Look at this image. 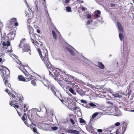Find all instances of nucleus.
<instances>
[{
	"instance_id": "f257e3e1",
	"label": "nucleus",
	"mask_w": 134,
	"mask_h": 134,
	"mask_svg": "<svg viewBox=\"0 0 134 134\" xmlns=\"http://www.w3.org/2000/svg\"><path fill=\"white\" fill-rule=\"evenodd\" d=\"M3 67L6 68L5 69H2L1 70V71L2 72L3 76L2 78L4 80V83L7 87H8L11 89H12L11 85L9 83H8V81L7 80V79L8 78L10 73V71L8 68L6 67L3 66Z\"/></svg>"
},
{
	"instance_id": "f03ea898",
	"label": "nucleus",
	"mask_w": 134,
	"mask_h": 134,
	"mask_svg": "<svg viewBox=\"0 0 134 134\" xmlns=\"http://www.w3.org/2000/svg\"><path fill=\"white\" fill-rule=\"evenodd\" d=\"M37 111L40 112L38 109H35L31 110H29L27 113V117L32 123L34 121L36 114L40 117L37 113Z\"/></svg>"
},
{
	"instance_id": "7ed1b4c3",
	"label": "nucleus",
	"mask_w": 134,
	"mask_h": 134,
	"mask_svg": "<svg viewBox=\"0 0 134 134\" xmlns=\"http://www.w3.org/2000/svg\"><path fill=\"white\" fill-rule=\"evenodd\" d=\"M10 96L14 102H16L17 104L21 105L23 100V97L19 94H16L15 95L12 93H10Z\"/></svg>"
},
{
	"instance_id": "20e7f679",
	"label": "nucleus",
	"mask_w": 134,
	"mask_h": 134,
	"mask_svg": "<svg viewBox=\"0 0 134 134\" xmlns=\"http://www.w3.org/2000/svg\"><path fill=\"white\" fill-rule=\"evenodd\" d=\"M19 64L20 65L19 69L25 74L26 77H25L26 82L28 81L31 80L32 79L33 76L29 74L26 71L24 68V65H22L21 62H19Z\"/></svg>"
},
{
	"instance_id": "39448f33",
	"label": "nucleus",
	"mask_w": 134,
	"mask_h": 134,
	"mask_svg": "<svg viewBox=\"0 0 134 134\" xmlns=\"http://www.w3.org/2000/svg\"><path fill=\"white\" fill-rule=\"evenodd\" d=\"M28 29L29 30L31 41L34 44H35V43H37L36 41L34 40L35 39V35L33 34L34 29L32 27L28 25Z\"/></svg>"
},
{
	"instance_id": "423d86ee",
	"label": "nucleus",
	"mask_w": 134,
	"mask_h": 134,
	"mask_svg": "<svg viewBox=\"0 0 134 134\" xmlns=\"http://www.w3.org/2000/svg\"><path fill=\"white\" fill-rule=\"evenodd\" d=\"M121 127L117 130L116 134H123L126 130L127 125L124 122L120 125Z\"/></svg>"
},
{
	"instance_id": "0eeeda50",
	"label": "nucleus",
	"mask_w": 134,
	"mask_h": 134,
	"mask_svg": "<svg viewBox=\"0 0 134 134\" xmlns=\"http://www.w3.org/2000/svg\"><path fill=\"white\" fill-rule=\"evenodd\" d=\"M48 69L49 74H51L56 77L58 76L59 75V71L57 69L54 68L50 66Z\"/></svg>"
},
{
	"instance_id": "6e6552de",
	"label": "nucleus",
	"mask_w": 134,
	"mask_h": 134,
	"mask_svg": "<svg viewBox=\"0 0 134 134\" xmlns=\"http://www.w3.org/2000/svg\"><path fill=\"white\" fill-rule=\"evenodd\" d=\"M118 29L119 30V36L121 41H122L124 38V36L121 33L122 31V27L120 23L119 22L117 23Z\"/></svg>"
},
{
	"instance_id": "1a4fd4ad",
	"label": "nucleus",
	"mask_w": 134,
	"mask_h": 134,
	"mask_svg": "<svg viewBox=\"0 0 134 134\" xmlns=\"http://www.w3.org/2000/svg\"><path fill=\"white\" fill-rule=\"evenodd\" d=\"M100 11L99 10H97L95 11L94 13V18L95 19H97L99 21H101L102 20V18L100 16Z\"/></svg>"
},
{
	"instance_id": "9d476101",
	"label": "nucleus",
	"mask_w": 134,
	"mask_h": 134,
	"mask_svg": "<svg viewBox=\"0 0 134 134\" xmlns=\"http://www.w3.org/2000/svg\"><path fill=\"white\" fill-rule=\"evenodd\" d=\"M48 69L51 66V64L49 62L48 56L41 58Z\"/></svg>"
},
{
	"instance_id": "9b49d317",
	"label": "nucleus",
	"mask_w": 134,
	"mask_h": 134,
	"mask_svg": "<svg viewBox=\"0 0 134 134\" xmlns=\"http://www.w3.org/2000/svg\"><path fill=\"white\" fill-rule=\"evenodd\" d=\"M63 79L65 81L69 80H74V77L68 74H65L63 77Z\"/></svg>"
},
{
	"instance_id": "f8f14e48",
	"label": "nucleus",
	"mask_w": 134,
	"mask_h": 134,
	"mask_svg": "<svg viewBox=\"0 0 134 134\" xmlns=\"http://www.w3.org/2000/svg\"><path fill=\"white\" fill-rule=\"evenodd\" d=\"M95 104H97L96 103L90 102L88 103L84 106L87 108H93L97 107Z\"/></svg>"
},
{
	"instance_id": "ddd939ff",
	"label": "nucleus",
	"mask_w": 134,
	"mask_h": 134,
	"mask_svg": "<svg viewBox=\"0 0 134 134\" xmlns=\"http://www.w3.org/2000/svg\"><path fill=\"white\" fill-rule=\"evenodd\" d=\"M41 58L48 56L47 51H38Z\"/></svg>"
},
{
	"instance_id": "4468645a",
	"label": "nucleus",
	"mask_w": 134,
	"mask_h": 134,
	"mask_svg": "<svg viewBox=\"0 0 134 134\" xmlns=\"http://www.w3.org/2000/svg\"><path fill=\"white\" fill-rule=\"evenodd\" d=\"M10 42L9 41H7L6 42H3V45L4 46L3 47L4 48V49H7L8 47H10L11 48V49L10 50H12L11 47L10 46Z\"/></svg>"
},
{
	"instance_id": "2eb2a0df",
	"label": "nucleus",
	"mask_w": 134,
	"mask_h": 134,
	"mask_svg": "<svg viewBox=\"0 0 134 134\" xmlns=\"http://www.w3.org/2000/svg\"><path fill=\"white\" fill-rule=\"evenodd\" d=\"M15 35V32L12 31L9 32L7 35V37L9 40H13Z\"/></svg>"
},
{
	"instance_id": "dca6fc26",
	"label": "nucleus",
	"mask_w": 134,
	"mask_h": 134,
	"mask_svg": "<svg viewBox=\"0 0 134 134\" xmlns=\"http://www.w3.org/2000/svg\"><path fill=\"white\" fill-rule=\"evenodd\" d=\"M66 132L68 133L72 134H80L79 132L76 130L68 129L66 131Z\"/></svg>"
},
{
	"instance_id": "f3484780",
	"label": "nucleus",
	"mask_w": 134,
	"mask_h": 134,
	"mask_svg": "<svg viewBox=\"0 0 134 134\" xmlns=\"http://www.w3.org/2000/svg\"><path fill=\"white\" fill-rule=\"evenodd\" d=\"M58 93V97L59 99L63 103H64V100L65 99V98L62 96V95L60 94H59V92Z\"/></svg>"
},
{
	"instance_id": "a211bd4d",
	"label": "nucleus",
	"mask_w": 134,
	"mask_h": 134,
	"mask_svg": "<svg viewBox=\"0 0 134 134\" xmlns=\"http://www.w3.org/2000/svg\"><path fill=\"white\" fill-rule=\"evenodd\" d=\"M51 89L52 91L53 92L54 94L57 97H58L57 94V90L56 89L55 87L53 86H52L51 87Z\"/></svg>"
},
{
	"instance_id": "6ab92c4d",
	"label": "nucleus",
	"mask_w": 134,
	"mask_h": 134,
	"mask_svg": "<svg viewBox=\"0 0 134 134\" xmlns=\"http://www.w3.org/2000/svg\"><path fill=\"white\" fill-rule=\"evenodd\" d=\"M22 49L24 50H30V47L28 44H24L23 45Z\"/></svg>"
},
{
	"instance_id": "aec40b11",
	"label": "nucleus",
	"mask_w": 134,
	"mask_h": 134,
	"mask_svg": "<svg viewBox=\"0 0 134 134\" xmlns=\"http://www.w3.org/2000/svg\"><path fill=\"white\" fill-rule=\"evenodd\" d=\"M43 83L45 86L48 88H49L51 86L50 82L47 80H44Z\"/></svg>"
},
{
	"instance_id": "412c9836",
	"label": "nucleus",
	"mask_w": 134,
	"mask_h": 134,
	"mask_svg": "<svg viewBox=\"0 0 134 134\" xmlns=\"http://www.w3.org/2000/svg\"><path fill=\"white\" fill-rule=\"evenodd\" d=\"M67 87L69 91L71 93L74 95H76V92L73 89L69 86H67Z\"/></svg>"
},
{
	"instance_id": "4be33fe9",
	"label": "nucleus",
	"mask_w": 134,
	"mask_h": 134,
	"mask_svg": "<svg viewBox=\"0 0 134 134\" xmlns=\"http://www.w3.org/2000/svg\"><path fill=\"white\" fill-rule=\"evenodd\" d=\"M18 78L19 80V81H21L23 82H25L26 81L25 78L22 75H19L18 76Z\"/></svg>"
},
{
	"instance_id": "5701e85b",
	"label": "nucleus",
	"mask_w": 134,
	"mask_h": 134,
	"mask_svg": "<svg viewBox=\"0 0 134 134\" xmlns=\"http://www.w3.org/2000/svg\"><path fill=\"white\" fill-rule=\"evenodd\" d=\"M109 130L111 131V133H113L115 132H116L117 129H116L115 126H114L113 127H110V128Z\"/></svg>"
},
{
	"instance_id": "b1692460",
	"label": "nucleus",
	"mask_w": 134,
	"mask_h": 134,
	"mask_svg": "<svg viewBox=\"0 0 134 134\" xmlns=\"http://www.w3.org/2000/svg\"><path fill=\"white\" fill-rule=\"evenodd\" d=\"M99 68L101 69H104L105 66L101 62H98V65H97Z\"/></svg>"
},
{
	"instance_id": "393cba45",
	"label": "nucleus",
	"mask_w": 134,
	"mask_h": 134,
	"mask_svg": "<svg viewBox=\"0 0 134 134\" xmlns=\"http://www.w3.org/2000/svg\"><path fill=\"white\" fill-rule=\"evenodd\" d=\"M110 128H108L107 129L105 130L103 132V134H110L111 133V131L109 130Z\"/></svg>"
},
{
	"instance_id": "a878e982",
	"label": "nucleus",
	"mask_w": 134,
	"mask_h": 134,
	"mask_svg": "<svg viewBox=\"0 0 134 134\" xmlns=\"http://www.w3.org/2000/svg\"><path fill=\"white\" fill-rule=\"evenodd\" d=\"M31 129L33 131L34 133L35 134H40L38 132L37 129L35 127H31Z\"/></svg>"
},
{
	"instance_id": "bb28decb",
	"label": "nucleus",
	"mask_w": 134,
	"mask_h": 134,
	"mask_svg": "<svg viewBox=\"0 0 134 134\" xmlns=\"http://www.w3.org/2000/svg\"><path fill=\"white\" fill-rule=\"evenodd\" d=\"M25 40L24 38L22 39L20 41V43L18 45V46L20 48H21V45L23 44L24 45V42L25 41Z\"/></svg>"
},
{
	"instance_id": "cd10ccee",
	"label": "nucleus",
	"mask_w": 134,
	"mask_h": 134,
	"mask_svg": "<svg viewBox=\"0 0 134 134\" xmlns=\"http://www.w3.org/2000/svg\"><path fill=\"white\" fill-rule=\"evenodd\" d=\"M114 100H110L108 101L107 102V103L108 104L110 105H113L114 104Z\"/></svg>"
},
{
	"instance_id": "c85d7f7f",
	"label": "nucleus",
	"mask_w": 134,
	"mask_h": 134,
	"mask_svg": "<svg viewBox=\"0 0 134 134\" xmlns=\"http://www.w3.org/2000/svg\"><path fill=\"white\" fill-rule=\"evenodd\" d=\"M24 105L23 107V110L24 112H26L28 110V108L27 106L25 105V104L24 105Z\"/></svg>"
},
{
	"instance_id": "c756f323",
	"label": "nucleus",
	"mask_w": 134,
	"mask_h": 134,
	"mask_svg": "<svg viewBox=\"0 0 134 134\" xmlns=\"http://www.w3.org/2000/svg\"><path fill=\"white\" fill-rule=\"evenodd\" d=\"M74 80H69L68 81H66L67 82V83L70 85H75L74 83H72Z\"/></svg>"
},
{
	"instance_id": "7c9ffc66",
	"label": "nucleus",
	"mask_w": 134,
	"mask_h": 134,
	"mask_svg": "<svg viewBox=\"0 0 134 134\" xmlns=\"http://www.w3.org/2000/svg\"><path fill=\"white\" fill-rule=\"evenodd\" d=\"M36 79L32 80L31 81V84L34 86H36Z\"/></svg>"
},
{
	"instance_id": "2f4dec72",
	"label": "nucleus",
	"mask_w": 134,
	"mask_h": 134,
	"mask_svg": "<svg viewBox=\"0 0 134 134\" xmlns=\"http://www.w3.org/2000/svg\"><path fill=\"white\" fill-rule=\"evenodd\" d=\"M5 55V53L4 51H0V57H3Z\"/></svg>"
},
{
	"instance_id": "473e14b6",
	"label": "nucleus",
	"mask_w": 134,
	"mask_h": 134,
	"mask_svg": "<svg viewBox=\"0 0 134 134\" xmlns=\"http://www.w3.org/2000/svg\"><path fill=\"white\" fill-rule=\"evenodd\" d=\"M80 122L81 123H83L85 122V120L82 118H79V119Z\"/></svg>"
},
{
	"instance_id": "72a5a7b5",
	"label": "nucleus",
	"mask_w": 134,
	"mask_h": 134,
	"mask_svg": "<svg viewBox=\"0 0 134 134\" xmlns=\"http://www.w3.org/2000/svg\"><path fill=\"white\" fill-rule=\"evenodd\" d=\"M71 48H72L73 49H74L75 50H76L73 47L70 46H69V47H66V49L67 50H72V49H71Z\"/></svg>"
},
{
	"instance_id": "f704fd0d",
	"label": "nucleus",
	"mask_w": 134,
	"mask_h": 134,
	"mask_svg": "<svg viewBox=\"0 0 134 134\" xmlns=\"http://www.w3.org/2000/svg\"><path fill=\"white\" fill-rule=\"evenodd\" d=\"M16 21V19L15 18H13L11 19L10 22L11 24H12L14 22H15Z\"/></svg>"
},
{
	"instance_id": "c9c22d12",
	"label": "nucleus",
	"mask_w": 134,
	"mask_h": 134,
	"mask_svg": "<svg viewBox=\"0 0 134 134\" xmlns=\"http://www.w3.org/2000/svg\"><path fill=\"white\" fill-rule=\"evenodd\" d=\"M14 102L13 100L10 103V105L14 107L15 104H17L16 102V103H14Z\"/></svg>"
},
{
	"instance_id": "e433bc0d",
	"label": "nucleus",
	"mask_w": 134,
	"mask_h": 134,
	"mask_svg": "<svg viewBox=\"0 0 134 134\" xmlns=\"http://www.w3.org/2000/svg\"><path fill=\"white\" fill-rule=\"evenodd\" d=\"M52 33L54 38L55 39H56L57 38V36L53 30L52 31Z\"/></svg>"
},
{
	"instance_id": "4c0bfd02",
	"label": "nucleus",
	"mask_w": 134,
	"mask_h": 134,
	"mask_svg": "<svg viewBox=\"0 0 134 134\" xmlns=\"http://www.w3.org/2000/svg\"><path fill=\"white\" fill-rule=\"evenodd\" d=\"M0 34L1 35H2V31L1 30V27H2L3 26V24L1 22H0Z\"/></svg>"
},
{
	"instance_id": "58836bf2",
	"label": "nucleus",
	"mask_w": 134,
	"mask_h": 134,
	"mask_svg": "<svg viewBox=\"0 0 134 134\" xmlns=\"http://www.w3.org/2000/svg\"><path fill=\"white\" fill-rule=\"evenodd\" d=\"M66 11L67 12H71V8L70 7H66Z\"/></svg>"
},
{
	"instance_id": "ea45409f",
	"label": "nucleus",
	"mask_w": 134,
	"mask_h": 134,
	"mask_svg": "<svg viewBox=\"0 0 134 134\" xmlns=\"http://www.w3.org/2000/svg\"><path fill=\"white\" fill-rule=\"evenodd\" d=\"M34 10H33V11L35 12V11L37 12L38 11V7L37 5L34 6Z\"/></svg>"
},
{
	"instance_id": "a19ab883",
	"label": "nucleus",
	"mask_w": 134,
	"mask_h": 134,
	"mask_svg": "<svg viewBox=\"0 0 134 134\" xmlns=\"http://www.w3.org/2000/svg\"><path fill=\"white\" fill-rule=\"evenodd\" d=\"M86 17L87 20L88 19H91V18L92 16L91 14H88L86 15Z\"/></svg>"
},
{
	"instance_id": "79ce46f5",
	"label": "nucleus",
	"mask_w": 134,
	"mask_h": 134,
	"mask_svg": "<svg viewBox=\"0 0 134 134\" xmlns=\"http://www.w3.org/2000/svg\"><path fill=\"white\" fill-rule=\"evenodd\" d=\"M74 87H75L76 89V91L77 92H78V91L80 89V88L78 85H76L74 86Z\"/></svg>"
},
{
	"instance_id": "37998d69",
	"label": "nucleus",
	"mask_w": 134,
	"mask_h": 134,
	"mask_svg": "<svg viewBox=\"0 0 134 134\" xmlns=\"http://www.w3.org/2000/svg\"><path fill=\"white\" fill-rule=\"evenodd\" d=\"M92 21V20L91 19L90 20H88L86 24V25H88L90 24L91 23Z\"/></svg>"
},
{
	"instance_id": "c03bdc74",
	"label": "nucleus",
	"mask_w": 134,
	"mask_h": 134,
	"mask_svg": "<svg viewBox=\"0 0 134 134\" xmlns=\"http://www.w3.org/2000/svg\"><path fill=\"white\" fill-rule=\"evenodd\" d=\"M81 9H82V11H84L85 10H87V8H86L83 7L82 5H81L80 7Z\"/></svg>"
},
{
	"instance_id": "a18cd8bd",
	"label": "nucleus",
	"mask_w": 134,
	"mask_h": 134,
	"mask_svg": "<svg viewBox=\"0 0 134 134\" xmlns=\"http://www.w3.org/2000/svg\"><path fill=\"white\" fill-rule=\"evenodd\" d=\"M70 121L71 122L73 125H74L75 124V122L72 119L70 118Z\"/></svg>"
},
{
	"instance_id": "49530a36",
	"label": "nucleus",
	"mask_w": 134,
	"mask_h": 134,
	"mask_svg": "<svg viewBox=\"0 0 134 134\" xmlns=\"http://www.w3.org/2000/svg\"><path fill=\"white\" fill-rule=\"evenodd\" d=\"M98 114V113H94L92 116V118H95Z\"/></svg>"
},
{
	"instance_id": "de8ad7c7",
	"label": "nucleus",
	"mask_w": 134,
	"mask_h": 134,
	"mask_svg": "<svg viewBox=\"0 0 134 134\" xmlns=\"http://www.w3.org/2000/svg\"><path fill=\"white\" fill-rule=\"evenodd\" d=\"M81 102L82 103H85V105H86V104H87L88 103L86 101L84 100L83 99H81Z\"/></svg>"
},
{
	"instance_id": "09e8293b",
	"label": "nucleus",
	"mask_w": 134,
	"mask_h": 134,
	"mask_svg": "<svg viewBox=\"0 0 134 134\" xmlns=\"http://www.w3.org/2000/svg\"><path fill=\"white\" fill-rule=\"evenodd\" d=\"M53 130H56L58 129V127L57 126H53L51 128Z\"/></svg>"
},
{
	"instance_id": "8fccbe9b",
	"label": "nucleus",
	"mask_w": 134,
	"mask_h": 134,
	"mask_svg": "<svg viewBox=\"0 0 134 134\" xmlns=\"http://www.w3.org/2000/svg\"><path fill=\"white\" fill-rule=\"evenodd\" d=\"M70 53L72 55H75L74 53L73 52V51H69Z\"/></svg>"
},
{
	"instance_id": "3c124183",
	"label": "nucleus",
	"mask_w": 134,
	"mask_h": 134,
	"mask_svg": "<svg viewBox=\"0 0 134 134\" xmlns=\"http://www.w3.org/2000/svg\"><path fill=\"white\" fill-rule=\"evenodd\" d=\"M120 125V123L119 122H117L115 124V125L116 126H118Z\"/></svg>"
},
{
	"instance_id": "603ef678",
	"label": "nucleus",
	"mask_w": 134,
	"mask_h": 134,
	"mask_svg": "<svg viewBox=\"0 0 134 134\" xmlns=\"http://www.w3.org/2000/svg\"><path fill=\"white\" fill-rule=\"evenodd\" d=\"M22 120L24 121L26 120V119L25 116H24V115H23V116H22Z\"/></svg>"
},
{
	"instance_id": "864d4df0",
	"label": "nucleus",
	"mask_w": 134,
	"mask_h": 134,
	"mask_svg": "<svg viewBox=\"0 0 134 134\" xmlns=\"http://www.w3.org/2000/svg\"><path fill=\"white\" fill-rule=\"evenodd\" d=\"M120 96V95H119V94H114V96L115 97H119V96Z\"/></svg>"
},
{
	"instance_id": "5fc2aeb1",
	"label": "nucleus",
	"mask_w": 134,
	"mask_h": 134,
	"mask_svg": "<svg viewBox=\"0 0 134 134\" xmlns=\"http://www.w3.org/2000/svg\"><path fill=\"white\" fill-rule=\"evenodd\" d=\"M77 109H79V108L78 107H77V106L75 107L74 108H73V110H77Z\"/></svg>"
},
{
	"instance_id": "6e6d98bb",
	"label": "nucleus",
	"mask_w": 134,
	"mask_h": 134,
	"mask_svg": "<svg viewBox=\"0 0 134 134\" xmlns=\"http://www.w3.org/2000/svg\"><path fill=\"white\" fill-rule=\"evenodd\" d=\"M102 130L101 129H98L97 130V131L99 132H102Z\"/></svg>"
},
{
	"instance_id": "4d7b16f0",
	"label": "nucleus",
	"mask_w": 134,
	"mask_h": 134,
	"mask_svg": "<svg viewBox=\"0 0 134 134\" xmlns=\"http://www.w3.org/2000/svg\"><path fill=\"white\" fill-rule=\"evenodd\" d=\"M4 91L7 93L8 94L9 93V91L8 89L7 88L4 90Z\"/></svg>"
},
{
	"instance_id": "13d9d810",
	"label": "nucleus",
	"mask_w": 134,
	"mask_h": 134,
	"mask_svg": "<svg viewBox=\"0 0 134 134\" xmlns=\"http://www.w3.org/2000/svg\"><path fill=\"white\" fill-rule=\"evenodd\" d=\"M14 107L15 108H19V105H15L14 106Z\"/></svg>"
},
{
	"instance_id": "bf43d9fd",
	"label": "nucleus",
	"mask_w": 134,
	"mask_h": 134,
	"mask_svg": "<svg viewBox=\"0 0 134 134\" xmlns=\"http://www.w3.org/2000/svg\"><path fill=\"white\" fill-rule=\"evenodd\" d=\"M16 110L19 116H21V114L20 112H19L16 109Z\"/></svg>"
},
{
	"instance_id": "052dcab7",
	"label": "nucleus",
	"mask_w": 134,
	"mask_h": 134,
	"mask_svg": "<svg viewBox=\"0 0 134 134\" xmlns=\"http://www.w3.org/2000/svg\"><path fill=\"white\" fill-rule=\"evenodd\" d=\"M14 25H15V26H17L18 25V24L17 22H16V21L14 23Z\"/></svg>"
},
{
	"instance_id": "680f3d73",
	"label": "nucleus",
	"mask_w": 134,
	"mask_h": 134,
	"mask_svg": "<svg viewBox=\"0 0 134 134\" xmlns=\"http://www.w3.org/2000/svg\"><path fill=\"white\" fill-rule=\"evenodd\" d=\"M70 0H65V3H67L69 2Z\"/></svg>"
},
{
	"instance_id": "e2e57ef3",
	"label": "nucleus",
	"mask_w": 134,
	"mask_h": 134,
	"mask_svg": "<svg viewBox=\"0 0 134 134\" xmlns=\"http://www.w3.org/2000/svg\"><path fill=\"white\" fill-rule=\"evenodd\" d=\"M36 31H37V32L38 33H40V31L38 29H37Z\"/></svg>"
},
{
	"instance_id": "0e129e2a",
	"label": "nucleus",
	"mask_w": 134,
	"mask_h": 134,
	"mask_svg": "<svg viewBox=\"0 0 134 134\" xmlns=\"http://www.w3.org/2000/svg\"><path fill=\"white\" fill-rule=\"evenodd\" d=\"M110 5L111 7H113L115 6V5L114 4H113V3H111L110 4Z\"/></svg>"
},
{
	"instance_id": "69168bd1",
	"label": "nucleus",
	"mask_w": 134,
	"mask_h": 134,
	"mask_svg": "<svg viewBox=\"0 0 134 134\" xmlns=\"http://www.w3.org/2000/svg\"><path fill=\"white\" fill-rule=\"evenodd\" d=\"M8 52H10H10H12L13 51H7Z\"/></svg>"
},
{
	"instance_id": "338daca9",
	"label": "nucleus",
	"mask_w": 134,
	"mask_h": 134,
	"mask_svg": "<svg viewBox=\"0 0 134 134\" xmlns=\"http://www.w3.org/2000/svg\"><path fill=\"white\" fill-rule=\"evenodd\" d=\"M9 55H10L11 57H13L12 56H14V55H12V54L10 55V53H9Z\"/></svg>"
},
{
	"instance_id": "774afa93",
	"label": "nucleus",
	"mask_w": 134,
	"mask_h": 134,
	"mask_svg": "<svg viewBox=\"0 0 134 134\" xmlns=\"http://www.w3.org/2000/svg\"><path fill=\"white\" fill-rule=\"evenodd\" d=\"M68 94L70 96H72V94L70 93L69 94Z\"/></svg>"
}]
</instances>
